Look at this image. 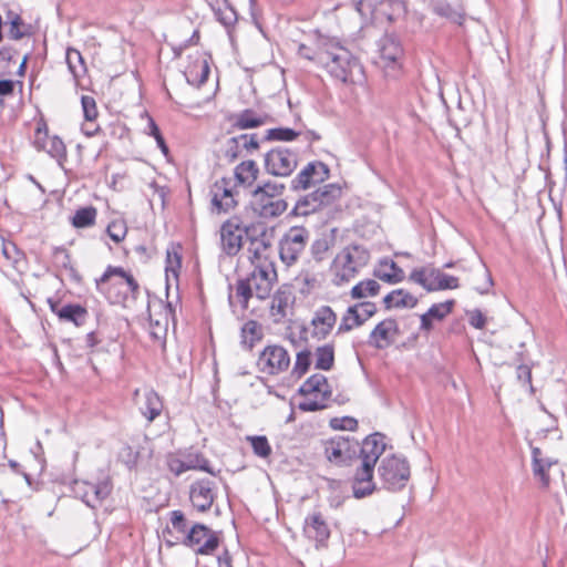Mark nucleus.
Returning <instances> with one entry per match:
<instances>
[{"mask_svg": "<svg viewBox=\"0 0 567 567\" xmlns=\"http://www.w3.org/2000/svg\"><path fill=\"white\" fill-rule=\"evenodd\" d=\"M96 290L111 303L125 307L130 299L140 295V284L132 271L109 265L95 279Z\"/></svg>", "mask_w": 567, "mask_h": 567, "instance_id": "obj_1", "label": "nucleus"}, {"mask_svg": "<svg viewBox=\"0 0 567 567\" xmlns=\"http://www.w3.org/2000/svg\"><path fill=\"white\" fill-rule=\"evenodd\" d=\"M332 78L354 91L364 87L367 76L360 61L338 40L333 43L322 65Z\"/></svg>", "mask_w": 567, "mask_h": 567, "instance_id": "obj_2", "label": "nucleus"}, {"mask_svg": "<svg viewBox=\"0 0 567 567\" xmlns=\"http://www.w3.org/2000/svg\"><path fill=\"white\" fill-rule=\"evenodd\" d=\"M370 260L368 249L359 245L342 248L333 258L329 274L331 282L341 287L352 281Z\"/></svg>", "mask_w": 567, "mask_h": 567, "instance_id": "obj_3", "label": "nucleus"}, {"mask_svg": "<svg viewBox=\"0 0 567 567\" xmlns=\"http://www.w3.org/2000/svg\"><path fill=\"white\" fill-rule=\"evenodd\" d=\"M277 279L276 268H254L245 279L237 281L235 298L246 310L254 296L260 300L268 298Z\"/></svg>", "mask_w": 567, "mask_h": 567, "instance_id": "obj_4", "label": "nucleus"}, {"mask_svg": "<svg viewBox=\"0 0 567 567\" xmlns=\"http://www.w3.org/2000/svg\"><path fill=\"white\" fill-rule=\"evenodd\" d=\"M284 185L265 183L252 193L251 207L264 218H274L287 210V203L282 199Z\"/></svg>", "mask_w": 567, "mask_h": 567, "instance_id": "obj_5", "label": "nucleus"}, {"mask_svg": "<svg viewBox=\"0 0 567 567\" xmlns=\"http://www.w3.org/2000/svg\"><path fill=\"white\" fill-rule=\"evenodd\" d=\"M299 409L313 412L327 408L331 396V388L324 375L316 373L309 377L300 386Z\"/></svg>", "mask_w": 567, "mask_h": 567, "instance_id": "obj_6", "label": "nucleus"}, {"mask_svg": "<svg viewBox=\"0 0 567 567\" xmlns=\"http://www.w3.org/2000/svg\"><path fill=\"white\" fill-rule=\"evenodd\" d=\"M404 50L401 43L391 38L384 37L379 43L373 63L385 76L396 78L402 73Z\"/></svg>", "mask_w": 567, "mask_h": 567, "instance_id": "obj_7", "label": "nucleus"}, {"mask_svg": "<svg viewBox=\"0 0 567 567\" xmlns=\"http://www.w3.org/2000/svg\"><path fill=\"white\" fill-rule=\"evenodd\" d=\"M409 280L427 292L454 290L460 287L457 277L447 275L432 265L414 268L409 275Z\"/></svg>", "mask_w": 567, "mask_h": 567, "instance_id": "obj_8", "label": "nucleus"}, {"mask_svg": "<svg viewBox=\"0 0 567 567\" xmlns=\"http://www.w3.org/2000/svg\"><path fill=\"white\" fill-rule=\"evenodd\" d=\"M378 475L384 488L398 491L406 485L410 478V466L402 457L386 455L379 464Z\"/></svg>", "mask_w": 567, "mask_h": 567, "instance_id": "obj_9", "label": "nucleus"}, {"mask_svg": "<svg viewBox=\"0 0 567 567\" xmlns=\"http://www.w3.org/2000/svg\"><path fill=\"white\" fill-rule=\"evenodd\" d=\"M219 544L220 539L217 533L200 523H196L189 528L186 540H184V546L202 556L213 555Z\"/></svg>", "mask_w": 567, "mask_h": 567, "instance_id": "obj_10", "label": "nucleus"}, {"mask_svg": "<svg viewBox=\"0 0 567 567\" xmlns=\"http://www.w3.org/2000/svg\"><path fill=\"white\" fill-rule=\"evenodd\" d=\"M257 367L267 375H278L290 367V355L285 347L268 344L259 353Z\"/></svg>", "mask_w": 567, "mask_h": 567, "instance_id": "obj_11", "label": "nucleus"}, {"mask_svg": "<svg viewBox=\"0 0 567 567\" xmlns=\"http://www.w3.org/2000/svg\"><path fill=\"white\" fill-rule=\"evenodd\" d=\"M308 239L309 231L307 228L291 227L280 240L279 255L282 262L287 266L295 264L305 250Z\"/></svg>", "mask_w": 567, "mask_h": 567, "instance_id": "obj_12", "label": "nucleus"}, {"mask_svg": "<svg viewBox=\"0 0 567 567\" xmlns=\"http://www.w3.org/2000/svg\"><path fill=\"white\" fill-rule=\"evenodd\" d=\"M237 196L238 188L230 177H221L210 187L212 206L218 214L234 209L238 204Z\"/></svg>", "mask_w": 567, "mask_h": 567, "instance_id": "obj_13", "label": "nucleus"}, {"mask_svg": "<svg viewBox=\"0 0 567 567\" xmlns=\"http://www.w3.org/2000/svg\"><path fill=\"white\" fill-rule=\"evenodd\" d=\"M303 536L316 549L327 548L331 535L329 524L320 511L310 513L302 527Z\"/></svg>", "mask_w": 567, "mask_h": 567, "instance_id": "obj_14", "label": "nucleus"}, {"mask_svg": "<svg viewBox=\"0 0 567 567\" xmlns=\"http://www.w3.org/2000/svg\"><path fill=\"white\" fill-rule=\"evenodd\" d=\"M33 145L39 152H45L52 157L61 158L66 155V146L58 135H51L43 117L35 122Z\"/></svg>", "mask_w": 567, "mask_h": 567, "instance_id": "obj_15", "label": "nucleus"}, {"mask_svg": "<svg viewBox=\"0 0 567 567\" xmlns=\"http://www.w3.org/2000/svg\"><path fill=\"white\" fill-rule=\"evenodd\" d=\"M296 167L297 156L288 148H271L265 156V168L274 176H289Z\"/></svg>", "mask_w": 567, "mask_h": 567, "instance_id": "obj_16", "label": "nucleus"}, {"mask_svg": "<svg viewBox=\"0 0 567 567\" xmlns=\"http://www.w3.org/2000/svg\"><path fill=\"white\" fill-rule=\"evenodd\" d=\"M296 296L290 286L284 285L277 289L271 298L269 316L274 323H282L293 316Z\"/></svg>", "mask_w": 567, "mask_h": 567, "instance_id": "obj_17", "label": "nucleus"}, {"mask_svg": "<svg viewBox=\"0 0 567 567\" xmlns=\"http://www.w3.org/2000/svg\"><path fill=\"white\" fill-rule=\"evenodd\" d=\"M321 450L327 461L336 466L344 465L354 452L352 441L342 435L321 441Z\"/></svg>", "mask_w": 567, "mask_h": 567, "instance_id": "obj_18", "label": "nucleus"}, {"mask_svg": "<svg viewBox=\"0 0 567 567\" xmlns=\"http://www.w3.org/2000/svg\"><path fill=\"white\" fill-rule=\"evenodd\" d=\"M133 400L138 411L148 422H153L159 416L164 408L162 398L152 388L136 389L133 393Z\"/></svg>", "mask_w": 567, "mask_h": 567, "instance_id": "obj_19", "label": "nucleus"}, {"mask_svg": "<svg viewBox=\"0 0 567 567\" xmlns=\"http://www.w3.org/2000/svg\"><path fill=\"white\" fill-rule=\"evenodd\" d=\"M212 61V55L206 52L197 51L190 54L184 71L187 82L196 86L204 84L210 73Z\"/></svg>", "mask_w": 567, "mask_h": 567, "instance_id": "obj_20", "label": "nucleus"}, {"mask_svg": "<svg viewBox=\"0 0 567 567\" xmlns=\"http://www.w3.org/2000/svg\"><path fill=\"white\" fill-rule=\"evenodd\" d=\"M248 260L254 268H276L274 251L265 235L254 237L247 247Z\"/></svg>", "mask_w": 567, "mask_h": 567, "instance_id": "obj_21", "label": "nucleus"}, {"mask_svg": "<svg viewBox=\"0 0 567 567\" xmlns=\"http://www.w3.org/2000/svg\"><path fill=\"white\" fill-rule=\"evenodd\" d=\"M455 300L449 299L443 302L433 303L426 312L420 316V331L424 336H429L435 326L444 321L454 310Z\"/></svg>", "mask_w": 567, "mask_h": 567, "instance_id": "obj_22", "label": "nucleus"}, {"mask_svg": "<svg viewBox=\"0 0 567 567\" xmlns=\"http://www.w3.org/2000/svg\"><path fill=\"white\" fill-rule=\"evenodd\" d=\"M377 313V307L372 302H359L347 309L344 312L339 331H350L362 326L365 321Z\"/></svg>", "mask_w": 567, "mask_h": 567, "instance_id": "obj_23", "label": "nucleus"}, {"mask_svg": "<svg viewBox=\"0 0 567 567\" xmlns=\"http://www.w3.org/2000/svg\"><path fill=\"white\" fill-rule=\"evenodd\" d=\"M400 336V327L394 318L381 320L370 332L369 341L377 349L390 347Z\"/></svg>", "mask_w": 567, "mask_h": 567, "instance_id": "obj_24", "label": "nucleus"}, {"mask_svg": "<svg viewBox=\"0 0 567 567\" xmlns=\"http://www.w3.org/2000/svg\"><path fill=\"white\" fill-rule=\"evenodd\" d=\"M334 42L336 39L333 38L319 35L308 43H301L298 48V54L322 66Z\"/></svg>", "mask_w": 567, "mask_h": 567, "instance_id": "obj_25", "label": "nucleus"}, {"mask_svg": "<svg viewBox=\"0 0 567 567\" xmlns=\"http://www.w3.org/2000/svg\"><path fill=\"white\" fill-rule=\"evenodd\" d=\"M329 168L321 162L309 163L292 181L293 188L308 189L311 186L324 182L329 177Z\"/></svg>", "mask_w": 567, "mask_h": 567, "instance_id": "obj_26", "label": "nucleus"}, {"mask_svg": "<svg viewBox=\"0 0 567 567\" xmlns=\"http://www.w3.org/2000/svg\"><path fill=\"white\" fill-rule=\"evenodd\" d=\"M189 499L193 507L205 513L210 509L215 501L214 483L208 480H199L190 485Z\"/></svg>", "mask_w": 567, "mask_h": 567, "instance_id": "obj_27", "label": "nucleus"}, {"mask_svg": "<svg viewBox=\"0 0 567 567\" xmlns=\"http://www.w3.org/2000/svg\"><path fill=\"white\" fill-rule=\"evenodd\" d=\"M50 310L61 320L72 322L76 327H81L87 319V309L78 303H69L61 306L60 301L53 298L47 300Z\"/></svg>", "mask_w": 567, "mask_h": 567, "instance_id": "obj_28", "label": "nucleus"}, {"mask_svg": "<svg viewBox=\"0 0 567 567\" xmlns=\"http://www.w3.org/2000/svg\"><path fill=\"white\" fill-rule=\"evenodd\" d=\"M244 235L245 230L237 223L225 221L220 228L223 250L229 256H235L241 249Z\"/></svg>", "mask_w": 567, "mask_h": 567, "instance_id": "obj_29", "label": "nucleus"}, {"mask_svg": "<svg viewBox=\"0 0 567 567\" xmlns=\"http://www.w3.org/2000/svg\"><path fill=\"white\" fill-rule=\"evenodd\" d=\"M558 462L544 457L543 452L539 447H533L532 450V471L534 477L538 481L539 487L547 491L550 486L549 470L553 465Z\"/></svg>", "mask_w": 567, "mask_h": 567, "instance_id": "obj_30", "label": "nucleus"}, {"mask_svg": "<svg viewBox=\"0 0 567 567\" xmlns=\"http://www.w3.org/2000/svg\"><path fill=\"white\" fill-rule=\"evenodd\" d=\"M373 470L374 465L359 462L352 482L353 493L357 497H363L374 491Z\"/></svg>", "mask_w": 567, "mask_h": 567, "instance_id": "obj_31", "label": "nucleus"}, {"mask_svg": "<svg viewBox=\"0 0 567 567\" xmlns=\"http://www.w3.org/2000/svg\"><path fill=\"white\" fill-rule=\"evenodd\" d=\"M336 322L337 315L330 307L319 308L311 320L313 336L318 339H324L330 334Z\"/></svg>", "mask_w": 567, "mask_h": 567, "instance_id": "obj_32", "label": "nucleus"}, {"mask_svg": "<svg viewBox=\"0 0 567 567\" xmlns=\"http://www.w3.org/2000/svg\"><path fill=\"white\" fill-rule=\"evenodd\" d=\"M385 451V443L380 434H372L362 442L359 462L375 466L377 461Z\"/></svg>", "mask_w": 567, "mask_h": 567, "instance_id": "obj_33", "label": "nucleus"}, {"mask_svg": "<svg viewBox=\"0 0 567 567\" xmlns=\"http://www.w3.org/2000/svg\"><path fill=\"white\" fill-rule=\"evenodd\" d=\"M259 176V167L252 159L243 161L234 169L233 183L237 188H250Z\"/></svg>", "mask_w": 567, "mask_h": 567, "instance_id": "obj_34", "label": "nucleus"}, {"mask_svg": "<svg viewBox=\"0 0 567 567\" xmlns=\"http://www.w3.org/2000/svg\"><path fill=\"white\" fill-rule=\"evenodd\" d=\"M171 525L164 530V535H167V542L172 545L186 540L189 528L187 527V519L182 511H173L169 513Z\"/></svg>", "mask_w": 567, "mask_h": 567, "instance_id": "obj_35", "label": "nucleus"}, {"mask_svg": "<svg viewBox=\"0 0 567 567\" xmlns=\"http://www.w3.org/2000/svg\"><path fill=\"white\" fill-rule=\"evenodd\" d=\"M374 277L385 284L396 285L405 279V272L391 258H383L379 261L378 267L374 269Z\"/></svg>", "mask_w": 567, "mask_h": 567, "instance_id": "obj_36", "label": "nucleus"}, {"mask_svg": "<svg viewBox=\"0 0 567 567\" xmlns=\"http://www.w3.org/2000/svg\"><path fill=\"white\" fill-rule=\"evenodd\" d=\"M382 302L386 310L405 308L412 309L417 306L419 299L409 290L399 288L385 295Z\"/></svg>", "mask_w": 567, "mask_h": 567, "instance_id": "obj_37", "label": "nucleus"}, {"mask_svg": "<svg viewBox=\"0 0 567 567\" xmlns=\"http://www.w3.org/2000/svg\"><path fill=\"white\" fill-rule=\"evenodd\" d=\"M112 489L113 485L110 478H104L96 483H85L83 499L87 505L94 506L95 503H100L109 497Z\"/></svg>", "mask_w": 567, "mask_h": 567, "instance_id": "obj_38", "label": "nucleus"}, {"mask_svg": "<svg viewBox=\"0 0 567 567\" xmlns=\"http://www.w3.org/2000/svg\"><path fill=\"white\" fill-rule=\"evenodd\" d=\"M182 270V246L172 244L166 250L165 274L167 281H178Z\"/></svg>", "mask_w": 567, "mask_h": 567, "instance_id": "obj_39", "label": "nucleus"}, {"mask_svg": "<svg viewBox=\"0 0 567 567\" xmlns=\"http://www.w3.org/2000/svg\"><path fill=\"white\" fill-rule=\"evenodd\" d=\"M320 210L336 206L342 196V188L338 184H328L312 192Z\"/></svg>", "mask_w": 567, "mask_h": 567, "instance_id": "obj_40", "label": "nucleus"}, {"mask_svg": "<svg viewBox=\"0 0 567 567\" xmlns=\"http://www.w3.org/2000/svg\"><path fill=\"white\" fill-rule=\"evenodd\" d=\"M381 285L375 279H363L350 290V297L355 300L372 298L380 293Z\"/></svg>", "mask_w": 567, "mask_h": 567, "instance_id": "obj_41", "label": "nucleus"}, {"mask_svg": "<svg viewBox=\"0 0 567 567\" xmlns=\"http://www.w3.org/2000/svg\"><path fill=\"white\" fill-rule=\"evenodd\" d=\"M217 19L225 27H230L237 21V13L228 0H207Z\"/></svg>", "mask_w": 567, "mask_h": 567, "instance_id": "obj_42", "label": "nucleus"}, {"mask_svg": "<svg viewBox=\"0 0 567 567\" xmlns=\"http://www.w3.org/2000/svg\"><path fill=\"white\" fill-rule=\"evenodd\" d=\"M97 209L94 206H85L75 210L70 219L76 229L93 227L96 224Z\"/></svg>", "mask_w": 567, "mask_h": 567, "instance_id": "obj_43", "label": "nucleus"}, {"mask_svg": "<svg viewBox=\"0 0 567 567\" xmlns=\"http://www.w3.org/2000/svg\"><path fill=\"white\" fill-rule=\"evenodd\" d=\"M182 456L184 460V465H185L186 472L187 471H203V472H207L209 474L215 475V472L210 467L209 461L202 453L189 452V453L182 454Z\"/></svg>", "mask_w": 567, "mask_h": 567, "instance_id": "obj_44", "label": "nucleus"}, {"mask_svg": "<svg viewBox=\"0 0 567 567\" xmlns=\"http://www.w3.org/2000/svg\"><path fill=\"white\" fill-rule=\"evenodd\" d=\"M265 124V117L251 110H245L235 117L234 126L239 130L255 128Z\"/></svg>", "mask_w": 567, "mask_h": 567, "instance_id": "obj_45", "label": "nucleus"}, {"mask_svg": "<svg viewBox=\"0 0 567 567\" xmlns=\"http://www.w3.org/2000/svg\"><path fill=\"white\" fill-rule=\"evenodd\" d=\"M241 334L244 342L247 343L249 348H252L264 338L262 326L256 320H249L244 324Z\"/></svg>", "mask_w": 567, "mask_h": 567, "instance_id": "obj_46", "label": "nucleus"}, {"mask_svg": "<svg viewBox=\"0 0 567 567\" xmlns=\"http://www.w3.org/2000/svg\"><path fill=\"white\" fill-rule=\"evenodd\" d=\"M246 441L250 444L256 456L267 460L272 454V447L265 435H248Z\"/></svg>", "mask_w": 567, "mask_h": 567, "instance_id": "obj_47", "label": "nucleus"}, {"mask_svg": "<svg viewBox=\"0 0 567 567\" xmlns=\"http://www.w3.org/2000/svg\"><path fill=\"white\" fill-rule=\"evenodd\" d=\"M9 37L14 40L30 37L32 34V27L23 21L19 14L10 16L9 21Z\"/></svg>", "mask_w": 567, "mask_h": 567, "instance_id": "obj_48", "label": "nucleus"}, {"mask_svg": "<svg viewBox=\"0 0 567 567\" xmlns=\"http://www.w3.org/2000/svg\"><path fill=\"white\" fill-rule=\"evenodd\" d=\"M128 233L127 223L124 218H114L106 226V234L115 244H121L125 240Z\"/></svg>", "mask_w": 567, "mask_h": 567, "instance_id": "obj_49", "label": "nucleus"}, {"mask_svg": "<svg viewBox=\"0 0 567 567\" xmlns=\"http://www.w3.org/2000/svg\"><path fill=\"white\" fill-rule=\"evenodd\" d=\"M311 363V352L309 350L299 351L291 369V377L297 380L301 379L309 371Z\"/></svg>", "mask_w": 567, "mask_h": 567, "instance_id": "obj_50", "label": "nucleus"}, {"mask_svg": "<svg viewBox=\"0 0 567 567\" xmlns=\"http://www.w3.org/2000/svg\"><path fill=\"white\" fill-rule=\"evenodd\" d=\"M316 368L319 370H330L334 363V348L332 344H324L317 348L315 352Z\"/></svg>", "mask_w": 567, "mask_h": 567, "instance_id": "obj_51", "label": "nucleus"}, {"mask_svg": "<svg viewBox=\"0 0 567 567\" xmlns=\"http://www.w3.org/2000/svg\"><path fill=\"white\" fill-rule=\"evenodd\" d=\"M66 62L73 76L78 80L82 74L86 73V66L81 52L76 49L66 51Z\"/></svg>", "mask_w": 567, "mask_h": 567, "instance_id": "obj_52", "label": "nucleus"}, {"mask_svg": "<svg viewBox=\"0 0 567 567\" xmlns=\"http://www.w3.org/2000/svg\"><path fill=\"white\" fill-rule=\"evenodd\" d=\"M332 243L327 236L317 238L311 245V255L318 262L324 260L331 249Z\"/></svg>", "mask_w": 567, "mask_h": 567, "instance_id": "obj_53", "label": "nucleus"}, {"mask_svg": "<svg viewBox=\"0 0 567 567\" xmlns=\"http://www.w3.org/2000/svg\"><path fill=\"white\" fill-rule=\"evenodd\" d=\"M164 310H166L165 307L161 306ZM150 326L151 330L150 333L155 340H162L167 331L168 326V318H167V311H165L164 316L162 318H158L156 320L153 319V315L150 311Z\"/></svg>", "mask_w": 567, "mask_h": 567, "instance_id": "obj_54", "label": "nucleus"}, {"mask_svg": "<svg viewBox=\"0 0 567 567\" xmlns=\"http://www.w3.org/2000/svg\"><path fill=\"white\" fill-rule=\"evenodd\" d=\"M313 194L310 193L299 199L295 206V212L300 216H308L320 210L317 199L313 198Z\"/></svg>", "mask_w": 567, "mask_h": 567, "instance_id": "obj_55", "label": "nucleus"}, {"mask_svg": "<svg viewBox=\"0 0 567 567\" xmlns=\"http://www.w3.org/2000/svg\"><path fill=\"white\" fill-rule=\"evenodd\" d=\"M81 104L84 115V121L89 123H95L99 117V109L96 101L93 96L82 95Z\"/></svg>", "mask_w": 567, "mask_h": 567, "instance_id": "obj_56", "label": "nucleus"}, {"mask_svg": "<svg viewBox=\"0 0 567 567\" xmlns=\"http://www.w3.org/2000/svg\"><path fill=\"white\" fill-rule=\"evenodd\" d=\"M330 427L340 431H355L358 429V421L351 416L332 417L329 421Z\"/></svg>", "mask_w": 567, "mask_h": 567, "instance_id": "obj_57", "label": "nucleus"}, {"mask_svg": "<svg viewBox=\"0 0 567 567\" xmlns=\"http://www.w3.org/2000/svg\"><path fill=\"white\" fill-rule=\"evenodd\" d=\"M166 464L168 470L177 476L186 472L182 455L169 454L167 456Z\"/></svg>", "mask_w": 567, "mask_h": 567, "instance_id": "obj_58", "label": "nucleus"}, {"mask_svg": "<svg viewBox=\"0 0 567 567\" xmlns=\"http://www.w3.org/2000/svg\"><path fill=\"white\" fill-rule=\"evenodd\" d=\"M299 133L295 132L291 128H272L269 131V138L276 141H293L297 138Z\"/></svg>", "mask_w": 567, "mask_h": 567, "instance_id": "obj_59", "label": "nucleus"}, {"mask_svg": "<svg viewBox=\"0 0 567 567\" xmlns=\"http://www.w3.org/2000/svg\"><path fill=\"white\" fill-rule=\"evenodd\" d=\"M18 51L11 47H3L0 50V66L8 68L10 63H16L18 60Z\"/></svg>", "mask_w": 567, "mask_h": 567, "instance_id": "obj_60", "label": "nucleus"}, {"mask_svg": "<svg viewBox=\"0 0 567 567\" xmlns=\"http://www.w3.org/2000/svg\"><path fill=\"white\" fill-rule=\"evenodd\" d=\"M470 324L475 329H484L486 326V317L480 310H474L470 313Z\"/></svg>", "mask_w": 567, "mask_h": 567, "instance_id": "obj_61", "label": "nucleus"}, {"mask_svg": "<svg viewBox=\"0 0 567 567\" xmlns=\"http://www.w3.org/2000/svg\"><path fill=\"white\" fill-rule=\"evenodd\" d=\"M151 134L156 140L157 145L162 150V152L164 154H167L168 153V147H167V145L165 143V140H164L159 128L157 127V125L155 123H153V122H152V125H151Z\"/></svg>", "mask_w": 567, "mask_h": 567, "instance_id": "obj_62", "label": "nucleus"}, {"mask_svg": "<svg viewBox=\"0 0 567 567\" xmlns=\"http://www.w3.org/2000/svg\"><path fill=\"white\" fill-rule=\"evenodd\" d=\"M174 102L181 107V110H184V111L195 110L203 105L202 102L193 101L189 99L174 100Z\"/></svg>", "mask_w": 567, "mask_h": 567, "instance_id": "obj_63", "label": "nucleus"}, {"mask_svg": "<svg viewBox=\"0 0 567 567\" xmlns=\"http://www.w3.org/2000/svg\"><path fill=\"white\" fill-rule=\"evenodd\" d=\"M52 254L54 258L61 259L63 266H68L71 261L70 254L64 247H54Z\"/></svg>", "mask_w": 567, "mask_h": 567, "instance_id": "obj_64", "label": "nucleus"}]
</instances>
